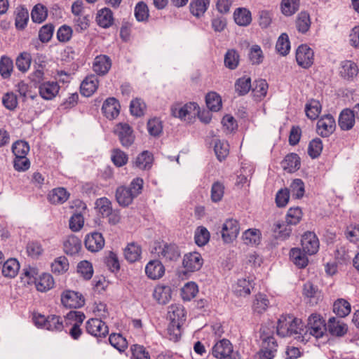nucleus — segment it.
Masks as SVG:
<instances>
[{"instance_id": "nucleus-1", "label": "nucleus", "mask_w": 359, "mask_h": 359, "mask_svg": "<svg viewBox=\"0 0 359 359\" xmlns=\"http://www.w3.org/2000/svg\"><path fill=\"white\" fill-rule=\"evenodd\" d=\"M144 181L141 177L134 178L129 187L124 185L116 188L115 192L116 201L121 207L129 206L133 202L134 198L138 196L142 191Z\"/></svg>"}, {"instance_id": "nucleus-2", "label": "nucleus", "mask_w": 359, "mask_h": 359, "mask_svg": "<svg viewBox=\"0 0 359 359\" xmlns=\"http://www.w3.org/2000/svg\"><path fill=\"white\" fill-rule=\"evenodd\" d=\"M187 312L181 304H172L168 308V318L170 323L168 332L175 341L178 340L182 334V326L186 320Z\"/></svg>"}, {"instance_id": "nucleus-3", "label": "nucleus", "mask_w": 359, "mask_h": 359, "mask_svg": "<svg viewBox=\"0 0 359 359\" xmlns=\"http://www.w3.org/2000/svg\"><path fill=\"white\" fill-rule=\"evenodd\" d=\"M276 332L277 334L281 337H291L297 334H302L304 332L302 320L293 315L283 314L278 320Z\"/></svg>"}, {"instance_id": "nucleus-4", "label": "nucleus", "mask_w": 359, "mask_h": 359, "mask_svg": "<svg viewBox=\"0 0 359 359\" xmlns=\"http://www.w3.org/2000/svg\"><path fill=\"white\" fill-rule=\"evenodd\" d=\"M211 355L216 359H240L237 351H234L231 342L226 339L217 341L212 347Z\"/></svg>"}, {"instance_id": "nucleus-5", "label": "nucleus", "mask_w": 359, "mask_h": 359, "mask_svg": "<svg viewBox=\"0 0 359 359\" xmlns=\"http://www.w3.org/2000/svg\"><path fill=\"white\" fill-rule=\"evenodd\" d=\"M85 318L84 313L78 311H70L65 316V327L72 326L69 330V334L73 339L77 340L81 336L83 331L81 325Z\"/></svg>"}, {"instance_id": "nucleus-6", "label": "nucleus", "mask_w": 359, "mask_h": 359, "mask_svg": "<svg viewBox=\"0 0 359 359\" xmlns=\"http://www.w3.org/2000/svg\"><path fill=\"white\" fill-rule=\"evenodd\" d=\"M304 334L309 333L316 339L324 336L327 331V323L323 317L318 313H312L308 318Z\"/></svg>"}, {"instance_id": "nucleus-7", "label": "nucleus", "mask_w": 359, "mask_h": 359, "mask_svg": "<svg viewBox=\"0 0 359 359\" xmlns=\"http://www.w3.org/2000/svg\"><path fill=\"white\" fill-rule=\"evenodd\" d=\"M86 331L88 334L95 337L98 342L102 341L109 334V327L102 319L92 318L85 324Z\"/></svg>"}, {"instance_id": "nucleus-8", "label": "nucleus", "mask_w": 359, "mask_h": 359, "mask_svg": "<svg viewBox=\"0 0 359 359\" xmlns=\"http://www.w3.org/2000/svg\"><path fill=\"white\" fill-rule=\"evenodd\" d=\"M198 112H200V107L194 102L186 103L183 106L176 104L171 107V114L173 116L189 122L195 118Z\"/></svg>"}, {"instance_id": "nucleus-9", "label": "nucleus", "mask_w": 359, "mask_h": 359, "mask_svg": "<svg viewBox=\"0 0 359 359\" xmlns=\"http://www.w3.org/2000/svg\"><path fill=\"white\" fill-rule=\"evenodd\" d=\"M157 254L159 259L165 264L175 262L181 257V251L177 244L163 241L158 245Z\"/></svg>"}, {"instance_id": "nucleus-10", "label": "nucleus", "mask_w": 359, "mask_h": 359, "mask_svg": "<svg viewBox=\"0 0 359 359\" xmlns=\"http://www.w3.org/2000/svg\"><path fill=\"white\" fill-rule=\"evenodd\" d=\"M60 301L65 308L69 309L82 308L86 303L85 297L81 292L69 289L62 291Z\"/></svg>"}, {"instance_id": "nucleus-11", "label": "nucleus", "mask_w": 359, "mask_h": 359, "mask_svg": "<svg viewBox=\"0 0 359 359\" xmlns=\"http://www.w3.org/2000/svg\"><path fill=\"white\" fill-rule=\"evenodd\" d=\"M114 133L118 137L122 147L125 148L130 147L135 142L134 130L128 123H117L114 128Z\"/></svg>"}, {"instance_id": "nucleus-12", "label": "nucleus", "mask_w": 359, "mask_h": 359, "mask_svg": "<svg viewBox=\"0 0 359 359\" xmlns=\"http://www.w3.org/2000/svg\"><path fill=\"white\" fill-rule=\"evenodd\" d=\"M295 60L300 67L308 69L314 63V51L307 44H301L296 50Z\"/></svg>"}, {"instance_id": "nucleus-13", "label": "nucleus", "mask_w": 359, "mask_h": 359, "mask_svg": "<svg viewBox=\"0 0 359 359\" xmlns=\"http://www.w3.org/2000/svg\"><path fill=\"white\" fill-rule=\"evenodd\" d=\"M336 130V122L334 116L330 114L321 116L316 124V133L322 137H329Z\"/></svg>"}, {"instance_id": "nucleus-14", "label": "nucleus", "mask_w": 359, "mask_h": 359, "mask_svg": "<svg viewBox=\"0 0 359 359\" xmlns=\"http://www.w3.org/2000/svg\"><path fill=\"white\" fill-rule=\"evenodd\" d=\"M301 245L305 253L309 255H316L320 248V242L316 234L313 231H306L302 236Z\"/></svg>"}, {"instance_id": "nucleus-15", "label": "nucleus", "mask_w": 359, "mask_h": 359, "mask_svg": "<svg viewBox=\"0 0 359 359\" xmlns=\"http://www.w3.org/2000/svg\"><path fill=\"white\" fill-rule=\"evenodd\" d=\"M240 232L239 222L235 219H227L222 225V238L225 243L233 242Z\"/></svg>"}, {"instance_id": "nucleus-16", "label": "nucleus", "mask_w": 359, "mask_h": 359, "mask_svg": "<svg viewBox=\"0 0 359 359\" xmlns=\"http://www.w3.org/2000/svg\"><path fill=\"white\" fill-rule=\"evenodd\" d=\"M203 264V259L198 252L186 253L182 260V266L186 272H195L199 271Z\"/></svg>"}, {"instance_id": "nucleus-17", "label": "nucleus", "mask_w": 359, "mask_h": 359, "mask_svg": "<svg viewBox=\"0 0 359 359\" xmlns=\"http://www.w3.org/2000/svg\"><path fill=\"white\" fill-rule=\"evenodd\" d=\"M105 241L102 233L93 231L86 235L84 245L91 252L100 251L104 246Z\"/></svg>"}, {"instance_id": "nucleus-18", "label": "nucleus", "mask_w": 359, "mask_h": 359, "mask_svg": "<svg viewBox=\"0 0 359 359\" xmlns=\"http://www.w3.org/2000/svg\"><path fill=\"white\" fill-rule=\"evenodd\" d=\"M112 61L109 56L104 54L97 55L93 62V70L97 76H104L111 68Z\"/></svg>"}, {"instance_id": "nucleus-19", "label": "nucleus", "mask_w": 359, "mask_h": 359, "mask_svg": "<svg viewBox=\"0 0 359 359\" xmlns=\"http://www.w3.org/2000/svg\"><path fill=\"white\" fill-rule=\"evenodd\" d=\"M259 337L262 341L261 348L267 351L277 352L278 343L273 337V331L266 326H262L259 330Z\"/></svg>"}, {"instance_id": "nucleus-20", "label": "nucleus", "mask_w": 359, "mask_h": 359, "mask_svg": "<svg viewBox=\"0 0 359 359\" xmlns=\"http://www.w3.org/2000/svg\"><path fill=\"white\" fill-rule=\"evenodd\" d=\"M165 269L162 262L158 259L150 260L145 266V274L148 278L159 280L165 274Z\"/></svg>"}, {"instance_id": "nucleus-21", "label": "nucleus", "mask_w": 359, "mask_h": 359, "mask_svg": "<svg viewBox=\"0 0 359 359\" xmlns=\"http://www.w3.org/2000/svg\"><path fill=\"white\" fill-rule=\"evenodd\" d=\"M348 325L335 317L329 318L327 323V330L332 337H342L348 332Z\"/></svg>"}, {"instance_id": "nucleus-22", "label": "nucleus", "mask_w": 359, "mask_h": 359, "mask_svg": "<svg viewBox=\"0 0 359 359\" xmlns=\"http://www.w3.org/2000/svg\"><path fill=\"white\" fill-rule=\"evenodd\" d=\"M120 104L115 97H108L103 103L102 111L103 115L109 120L116 118L120 113Z\"/></svg>"}, {"instance_id": "nucleus-23", "label": "nucleus", "mask_w": 359, "mask_h": 359, "mask_svg": "<svg viewBox=\"0 0 359 359\" xmlns=\"http://www.w3.org/2000/svg\"><path fill=\"white\" fill-rule=\"evenodd\" d=\"M40 96L46 100L53 99L60 90V86L57 81H47L38 86Z\"/></svg>"}, {"instance_id": "nucleus-24", "label": "nucleus", "mask_w": 359, "mask_h": 359, "mask_svg": "<svg viewBox=\"0 0 359 359\" xmlns=\"http://www.w3.org/2000/svg\"><path fill=\"white\" fill-rule=\"evenodd\" d=\"M82 244L79 238L74 234L67 236L63 241V250L67 255H75L81 250Z\"/></svg>"}, {"instance_id": "nucleus-25", "label": "nucleus", "mask_w": 359, "mask_h": 359, "mask_svg": "<svg viewBox=\"0 0 359 359\" xmlns=\"http://www.w3.org/2000/svg\"><path fill=\"white\" fill-rule=\"evenodd\" d=\"M355 116L352 109L345 108L339 114L338 124L341 130L347 131L352 129L355 123Z\"/></svg>"}, {"instance_id": "nucleus-26", "label": "nucleus", "mask_w": 359, "mask_h": 359, "mask_svg": "<svg viewBox=\"0 0 359 359\" xmlns=\"http://www.w3.org/2000/svg\"><path fill=\"white\" fill-rule=\"evenodd\" d=\"M99 80L97 75L90 74L86 76L80 86V92L85 97H90L97 90Z\"/></svg>"}, {"instance_id": "nucleus-27", "label": "nucleus", "mask_w": 359, "mask_h": 359, "mask_svg": "<svg viewBox=\"0 0 359 359\" xmlns=\"http://www.w3.org/2000/svg\"><path fill=\"white\" fill-rule=\"evenodd\" d=\"M281 166L284 170L292 173L300 168L301 159L296 153H290L287 154L281 162Z\"/></svg>"}, {"instance_id": "nucleus-28", "label": "nucleus", "mask_w": 359, "mask_h": 359, "mask_svg": "<svg viewBox=\"0 0 359 359\" xmlns=\"http://www.w3.org/2000/svg\"><path fill=\"white\" fill-rule=\"evenodd\" d=\"M69 193L64 187L53 189L47 196L48 201L54 205L63 204L69 198Z\"/></svg>"}, {"instance_id": "nucleus-29", "label": "nucleus", "mask_w": 359, "mask_h": 359, "mask_svg": "<svg viewBox=\"0 0 359 359\" xmlns=\"http://www.w3.org/2000/svg\"><path fill=\"white\" fill-rule=\"evenodd\" d=\"M292 232L291 226L284 221H278L273 224V233L277 240L285 241L288 239Z\"/></svg>"}, {"instance_id": "nucleus-30", "label": "nucleus", "mask_w": 359, "mask_h": 359, "mask_svg": "<svg viewBox=\"0 0 359 359\" xmlns=\"http://www.w3.org/2000/svg\"><path fill=\"white\" fill-rule=\"evenodd\" d=\"M311 20L310 14L306 11L299 12L295 19V27L300 34H306L311 27Z\"/></svg>"}, {"instance_id": "nucleus-31", "label": "nucleus", "mask_w": 359, "mask_h": 359, "mask_svg": "<svg viewBox=\"0 0 359 359\" xmlns=\"http://www.w3.org/2000/svg\"><path fill=\"white\" fill-rule=\"evenodd\" d=\"M154 298L160 304H166L172 297V290L169 285H158L153 292Z\"/></svg>"}, {"instance_id": "nucleus-32", "label": "nucleus", "mask_w": 359, "mask_h": 359, "mask_svg": "<svg viewBox=\"0 0 359 359\" xmlns=\"http://www.w3.org/2000/svg\"><path fill=\"white\" fill-rule=\"evenodd\" d=\"M114 20L113 12L109 8H103L97 13L96 22L100 27H110L114 23Z\"/></svg>"}, {"instance_id": "nucleus-33", "label": "nucleus", "mask_w": 359, "mask_h": 359, "mask_svg": "<svg viewBox=\"0 0 359 359\" xmlns=\"http://www.w3.org/2000/svg\"><path fill=\"white\" fill-rule=\"evenodd\" d=\"M153 161V154L149 151H143L133 161V167L142 170H149L152 166Z\"/></svg>"}, {"instance_id": "nucleus-34", "label": "nucleus", "mask_w": 359, "mask_h": 359, "mask_svg": "<svg viewBox=\"0 0 359 359\" xmlns=\"http://www.w3.org/2000/svg\"><path fill=\"white\" fill-rule=\"evenodd\" d=\"M290 259L299 269H304L309 264L306 253L299 248H292L290 251Z\"/></svg>"}, {"instance_id": "nucleus-35", "label": "nucleus", "mask_w": 359, "mask_h": 359, "mask_svg": "<svg viewBox=\"0 0 359 359\" xmlns=\"http://www.w3.org/2000/svg\"><path fill=\"white\" fill-rule=\"evenodd\" d=\"M339 73L344 79L353 80L358 74V67L354 62L345 60L341 64Z\"/></svg>"}, {"instance_id": "nucleus-36", "label": "nucleus", "mask_w": 359, "mask_h": 359, "mask_svg": "<svg viewBox=\"0 0 359 359\" xmlns=\"http://www.w3.org/2000/svg\"><path fill=\"white\" fill-rule=\"evenodd\" d=\"M20 270V263L15 258H9L1 267L2 275L6 278H15Z\"/></svg>"}, {"instance_id": "nucleus-37", "label": "nucleus", "mask_w": 359, "mask_h": 359, "mask_svg": "<svg viewBox=\"0 0 359 359\" xmlns=\"http://www.w3.org/2000/svg\"><path fill=\"white\" fill-rule=\"evenodd\" d=\"M234 89L238 96L246 95L252 90L251 78L244 75L237 79L234 83Z\"/></svg>"}, {"instance_id": "nucleus-38", "label": "nucleus", "mask_w": 359, "mask_h": 359, "mask_svg": "<svg viewBox=\"0 0 359 359\" xmlns=\"http://www.w3.org/2000/svg\"><path fill=\"white\" fill-rule=\"evenodd\" d=\"M124 257L130 263H134L141 258L142 248L135 243L127 245L124 249Z\"/></svg>"}, {"instance_id": "nucleus-39", "label": "nucleus", "mask_w": 359, "mask_h": 359, "mask_svg": "<svg viewBox=\"0 0 359 359\" xmlns=\"http://www.w3.org/2000/svg\"><path fill=\"white\" fill-rule=\"evenodd\" d=\"M36 288L39 292H47L54 287L55 282L51 274L43 273L37 278L35 282Z\"/></svg>"}, {"instance_id": "nucleus-40", "label": "nucleus", "mask_w": 359, "mask_h": 359, "mask_svg": "<svg viewBox=\"0 0 359 359\" xmlns=\"http://www.w3.org/2000/svg\"><path fill=\"white\" fill-rule=\"evenodd\" d=\"M15 25L17 29L23 30L27 25L29 20L28 10L24 6H20L16 8Z\"/></svg>"}, {"instance_id": "nucleus-41", "label": "nucleus", "mask_w": 359, "mask_h": 359, "mask_svg": "<svg viewBox=\"0 0 359 359\" xmlns=\"http://www.w3.org/2000/svg\"><path fill=\"white\" fill-rule=\"evenodd\" d=\"M269 85L265 79H259L255 80L252 86V93L256 100H262L266 97Z\"/></svg>"}, {"instance_id": "nucleus-42", "label": "nucleus", "mask_w": 359, "mask_h": 359, "mask_svg": "<svg viewBox=\"0 0 359 359\" xmlns=\"http://www.w3.org/2000/svg\"><path fill=\"white\" fill-rule=\"evenodd\" d=\"M235 22L239 26H248L252 21L250 11L245 8H238L233 13Z\"/></svg>"}, {"instance_id": "nucleus-43", "label": "nucleus", "mask_w": 359, "mask_h": 359, "mask_svg": "<svg viewBox=\"0 0 359 359\" xmlns=\"http://www.w3.org/2000/svg\"><path fill=\"white\" fill-rule=\"evenodd\" d=\"M351 311V304L346 299L339 298L333 304V312L339 318L347 316Z\"/></svg>"}, {"instance_id": "nucleus-44", "label": "nucleus", "mask_w": 359, "mask_h": 359, "mask_svg": "<svg viewBox=\"0 0 359 359\" xmlns=\"http://www.w3.org/2000/svg\"><path fill=\"white\" fill-rule=\"evenodd\" d=\"M300 7V0H281L280 11L283 15L290 17L296 13Z\"/></svg>"}, {"instance_id": "nucleus-45", "label": "nucleus", "mask_w": 359, "mask_h": 359, "mask_svg": "<svg viewBox=\"0 0 359 359\" xmlns=\"http://www.w3.org/2000/svg\"><path fill=\"white\" fill-rule=\"evenodd\" d=\"M322 105L318 100L311 99L305 105V112L308 118L316 120L321 112Z\"/></svg>"}, {"instance_id": "nucleus-46", "label": "nucleus", "mask_w": 359, "mask_h": 359, "mask_svg": "<svg viewBox=\"0 0 359 359\" xmlns=\"http://www.w3.org/2000/svg\"><path fill=\"white\" fill-rule=\"evenodd\" d=\"M269 304V300L266 294L258 293L255 297L252 310L255 313L262 314L267 310Z\"/></svg>"}, {"instance_id": "nucleus-47", "label": "nucleus", "mask_w": 359, "mask_h": 359, "mask_svg": "<svg viewBox=\"0 0 359 359\" xmlns=\"http://www.w3.org/2000/svg\"><path fill=\"white\" fill-rule=\"evenodd\" d=\"M240 55L236 49L231 48L227 50L224 55V66L231 69H236L239 65Z\"/></svg>"}, {"instance_id": "nucleus-48", "label": "nucleus", "mask_w": 359, "mask_h": 359, "mask_svg": "<svg viewBox=\"0 0 359 359\" xmlns=\"http://www.w3.org/2000/svg\"><path fill=\"white\" fill-rule=\"evenodd\" d=\"M103 262L111 272L116 273L120 271V262L116 252H107L103 257Z\"/></svg>"}, {"instance_id": "nucleus-49", "label": "nucleus", "mask_w": 359, "mask_h": 359, "mask_svg": "<svg viewBox=\"0 0 359 359\" xmlns=\"http://www.w3.org/2000/svg\"><path fill=\"white\" fill-rule=\"evenodd\" d=\"M262 233L257 229H248L244 231L242 239L246 245H259L261 242Z\"/></svg>"}, {"instance_id": "nucleus-50", "label": "nucleus", "mask_w": 359, "mask_h": 359, "mask_svg": "<svg viewBox=\"0 0 359 359\" xmlns=\"http://www.w3.org/2000/svg\"><path fill=\"white\" fill-rule=\"evenodd\" d=\"M205 103L212 111H218L222 107V97L216 92H210L206 95Z\"/></svg>"}, {"instance_id": "nucleus-51", "label": "nucleus", "mask_w": 359, "mask_h": 359, "mask_svg": "<svg viewBox=\"0 0 359 359\" xmlns=\"http://www.w3.org/2000/svg\"><path fill=\"white\" fill-rule=\"evenodd\" d=\"M210 0H192L189 5L190 12L196 17L202 16L207 11Z\"/></svg>"}, {"instance_id": "nucleus-52", "label": "nucleus", "mask_w": 359, "mask_h": 359, "mask_svg": "<svg viewBox=\"0 0 359 359\" xmlns=\"http://www.w3.org/2000/svg\"><path fill=\"white\" fill-rule=\"evenodd\" d=\"M276 51L282 56H286L290 50V41L287 34L283 33L278 37L276 44Z\"/></svg>"}, {"instance_id": "nucleus-53", "label": "nucleus", "mask_w": 359, "mask_h": 359, "mask_svg": "<svg viewBox=\"0 0 359 359\" xmlns=\"http://www.w3.org/2000/svg\"><path fill=\"white\" fill-rule=\"evenodd\" d=\"M32 63V55L28 52L20 53L15 60V65L18 70L22 73L27 72Z\"/></svg>"}, {"instance_id": "nucleus-54", "label": "nucleus", "mask_w": 359, "mask_h": 359, "mask_svg": "<svg viewBox=\"0 0 359 359\" xmlns=\"http://www.w3.org/2000/svg\"><path fill=\"white\" fill-rule=\"evenodd\" d=\"M48 16V10L41 4H36L31 12V18L34 22L41 23L46 20Z\"/></svg>"}, {"instance_id": "nucleus-55", "label": "nucleus", "mask_w": 359, "mask_h": 359, "mask_svg": "<svg viewBox=\"0 0 359 359\" xmlns=\"http://www.w3.org/2000/svg\"><path fill=\"white\" fill-rule=\"evenodd\" d=\"M45 330L52 332H62L65 328L63 320L60 316L48 315Z\"/></svg>"}, {"instance_id": "nucleus-56", "label": "nucleus", "mask_w": 359, "mask_h": 359, "mask_svg": "<svg viewBox=\"0 0 359 359\" xmlns=\"http://www.w3.org/2000/svg\"><path fill=\"white\" fill-rule=\"evenodd\" d=\"M214 151L219 161L224 160L229 153V145L226 141L216 140L215 141Z\"/></svg>"}, {"instance_id": "nucleus-57", "label": "nucleus", "mask_w": 359, "mask_h": 359, "mask_svg": "<svg viewBox=\"0 0 359 359\" xmlns=\"http://www.w3.org/2000/svg\"><path fill=\"white\" fill-rule=\"evenodd\" d=\"M13 69V62L8 56L3 55L0 59V74L3 79H9Z\"/></svg>"}, {"instance_id": "nucleus-58", "label": "nucleus", "mask_w": 359, "mask_h": 359, "mask_svg": "<svg viewBox=\"0 0 359 359\" xmlns=\"http://www.w3.org/2000/svg\"><path fill=\"white\" fill-rule=\"evenodd\" d=\"M135 19L138 22H147L149 17V8L144 1L138 2L134 8Z\"/></svg>"}, {"instance_id": "nucleus-59", "label": "nucleus", "mask_w": 359, "mask_h": 359, "mask_svg": "<svg viewBox=\"0 0 359 359\" xmlns=\"http://www.w3.org/2000/svg\"><path fill=\"white\" fill-rule=\"evenodd\" d=\"M111 160L115 166L120 168L127 164L128 156L121 149L116 148L111 151Z\"/></svg>"}, {"instance_id": "nucleus-60", "label": "nucleus", "mask_w": 359, "mask_h": 359, "mask_svg": "<svg viewBox=\"0 0 359 359\" xmlns=\"http://www.w3.org/2000/svg\"><path fill=\"white\" fill-rule=\"evenodd\" d=\"M303 216L302 209L299 207L290 208L285 216V222L290 226L298 224Z\"/></svg>"}, {"instance_id": "nucleus-61", "label": "nucleus", "mask_w": 359, "mask_h": 359, "mask_svg": "<svg viewBox=\"0 0 359 359\" xmlns=\"http://www.w3.org/2000/svg\"><path fill=\"white\" fill-rule=\"evenodd\" d=\"M248 58L252 65H258L262 63L264 56L259 45H252L249 50Z\"/></svg>"}, {"instance_id": "nucleus-62", "label": "nucleus", "mask_w": 359, "mask_h": 359, "mask_svg": "<svg viewBox=\"0 0 359 359\" xmlns=\"http://www.w3.org/2000/svg\"><path fill=\"white\" fill-rule=\"evenodd\" d=\"M108 340L109 344L118 351H124L128 347V342L121 334L112 333L109 335Z\"/></svg>"}, {"instance_id": "nucleus-63", "label": "nucleus", "mask_w": 359, "mask_h": 359, "mask_svg": "<svg viewBox=\"0 0 359 359\" xmlns=\"http://www.w3.org/2000/svg\"><path fill=\"white\" fill-rule=\"evenodd\" d=\"M12 152L15 156L27 157L30 147L29 143L25 140H17L13 144L11 147Z\"/></svg>"}, {"instance_id": "nucleus-64", "label": "nucleus", "mask_w": 359, "mask_h": 359, "mask_svg": "<svg viewBox=\"0 0 359 359\" xmlns=\"http://www.w3.org/2000/svg\"><path fill=\"white\" fill-rule=\"evenodd\" d=\"M130 351L131 359H151L150 354L143 345L133 344Z\"/></svg>"}]
</instances>
